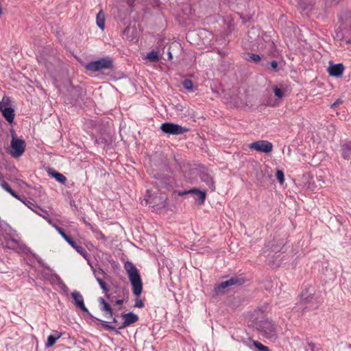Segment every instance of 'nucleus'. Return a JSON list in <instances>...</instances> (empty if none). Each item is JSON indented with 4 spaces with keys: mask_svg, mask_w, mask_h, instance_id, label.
Listing matches in <instances>:
<instances>
[{
    "mask_svg": "<svg viewBox=\"0 0 351 351\" xmlns=\"http://www.w3.org/2000/svg\"><path fill=\"white\" fill-rule=\"evenodd\" d=\"M124 268L127 271L129 280L131 282L133 293L137 296L135 299L134 307L143 308L144 306L143 301L138 298L143 291V282L137 268L130 261H126Z\"/></svg>",
    "mask_w": 351,
    "mask_h": 351,
    "instance_id": "obj_1",
    "label": "nucleus"
},
{
    "mask_svg": "<svg viewBox=\"0 0 351 351\" xmlns=\"http://www.w3.org/2000/svg\"><path fill=\"white\" fill-rule=\"evenodd\" d=\"M315 289L313 287L310 286L304 290L301 294V305L303 306V310L316 309L319 306V302L315 298Z\"/></svg>",
    "mask_w": 351,
    "mask_h": 351,
    "instance_id": "obj_2",
    "label": "nucleus"
},
{
    "mask_svg": "<svg viewBox=\"0 0 351 351\" xmlns=\"http://www.w3.org/2000/svg\"><path fill=\"white\" fill-rule=\"evenodd\" d=\"M122 317L123 318V322L122 324L119 326L118 328L114 327V326L108 324L107 322L101 320V326L106 328V330H112L116 334L119 335V329H123L129 325L134 324L138 320V317L137 315L130 312L128 313H125L122 315Z\"/></svg>",
    "mask_w": 351,
    "mask_h": 351,
    "instance_id": "obj_3",
    "label": "nucleus"
},
{
    "mask_svg": "<svg viewBox=\"0 0 351 351\" xmlns=\"http://www.w3.org/2000/svg\"><path fill=\"white\" fill-rule=\"evenodd\" d=\"M167 199V197L164 193L152 195L151 191L147 190L145 201L147 204H149L154 210H159L166 206Z\"/></svg>",
    "mask_w": 351,
    "mask_h": 351,
    "instance_id": "obj_4",
    "label": "nucleus"
},
{
    "mask_svg": "<svg viewBox=\"0 0 351 351\" xmlns=\"http://www.w3.org/2000/svg\"><path fill=\"white\" fill-rule=\"evenodd\" d=\"M256 328L263 337L267 339H273L276 337V326L271 321H261L256 324Z\"/></svg>",
    "mask_w": 351,
    "mask_h": 351,
    "instance_id": "obj_5",
    "label": "nucleus"
},
{
    "mask_svg": "<svg viewBox=\"0 0 351 351\" xmlns=\"http://www.w3.org/2000/svg\"><path fill=\"white\" fill-rule=\"evenodd\" d=\"M85 68L90 71H99L102 69H112L113 62L110 58H103L87 63Z\"/></svg>",
    "mask_w": 351,
    "mask_h": 351,
    "instance_id": "obj_6",
    "label": "nucleus"
},
{
    "mask_svg": "<svg viewBox=\"0 0 351 351\" xmlns=\"http://www.w3.org/2000/svg\"><path fill=\"white\" fill-rule=\"evenodd\" d=\"M160 130L162 132L171 135H179L189 131L186 127H182L178 124L165 122L160 125Z\"/></svg>",
    "mask_w": 351,
    "mask_h": 351,
    "instance_id": "obj_7",
    "label": "nucleus"
},
{
    "mask_svg": "<svg viewBox=\"0 0 351 351\" xmlns=\"http://www.w3.org/2000/svg\"><path fill=\"white\" fill-rule=\"evenodd\" d=\"M25 149V142L24 140L16 138L13 134L11 141V149L10 154L14 158H18L23 155Z\"/></svg>",
    "mask_w": 351,
    "mask_h": 351,
    "instance_id": "obj_8",
    "label": "nucleus"
},
{
    "mask_svg": "<svg viewBox=\"0 0 351 351\" xmlns=\"http://www.w3.org/2000/svg\"><path fill=\"white\" fill-rule=\"evenodd\" d=\"M249 148L250 149L256 150L260 152L269 153L272 150L273 145L271 143L260 140L254 143H252L249 145Z\"/></svg>",
    "mask_w": 351,
    "mask_h": 351,
    "instance_id": "obj_9",
    "label": "nucleus"
},
{
    "mask_svg": "<svg viewBox=\"0 0 351 351\" xmlns=\"http://www.w3.org/2000/svg\"><path fill=\"white\" fill-rule=\"evenodd\" d=\"M71 296L73 299V304L79 308L80 310H82L83 312L86 313L87 315H88L90 317L98 320L101 321V319H98L97 317H93L88 308L85 306L84 302V298L82 295L77 291H74L71 293Z\"/></svg>",
    "mask_w": 351,
    "mask_h": 351,
    "instance_id": "obj_10",
    "label": "nucleus"
},
{
    "mask_svg": "<svg viewBox=\"0 0 351 351\" xmlns=\"http://www.w3.org/2000/svg\"><path fill=\"white\" fill-rule=\"evenodd\" d=\"M199 177L202 182L206 183L211 191H214L215 190V185L213 178L209 173L208 169L204 167L202 168L199 170Z\"/></svg>",
    "mask_w": 351,
    "mask_h": 351,
    "instance_id": "obj_11",
    "label": "nucleus"
},
{
    "mask_svg": "<svg viewBox=\"0 0 351 351\" xmlns=\"http://www.w3.org/2000/svg\"><path fill=\"white\" fill-rule=\"evenodd\" d=\"M244 282V280L239 277H232L229 280L221 282L215 287L216 292H219L221 290L232 285H241Z\"/></svg>",
    "mask_w": 351,
    "mask_h": 351,
    "instance_id": "obj_12",
    "label": "nucleus"
},
{
    "mask_svg": "<svg viewBox=\"0 0 351 351\" xmlns=\"http://www.w3.org/2000/svg\"><path fill=\"white\" fill-rule=\"evenodd\" d=\"M99 309L104 313L105 318H112L113 316V310L108 302L104 298H99Z\"/></svg>",
    "mask_w": 351,
    "mask_h": 351,
    "instance_id": "obj_13",
    "label": "nucleus"
},
{
    "mask_svg": "<svg viewBox=\"0 0 351 351\" xmlns=\"http://www.w3.org/2000/svg\"><path fill=\"white\" fill-rule=\"evenodd\" d=\"M344 69L345 67L342 63H338L335 64H331L328 67V71L330 76L339 77L342 75Z\"/></svg>",
    "mask_w": 351,
    "mask_h": 351,
    "instance_id": "obj_14",
    "label": "nucleus"
},
{
    "mask_svg": "<svg viewBox=\"0 0 351 351\" xmlns=\"http://www.w3.org/2000/svg\"><path fill=\"white\" fill-rule=\"evenodd\" d=\"M192 193H197L199 195V204L202 205L204 203L205 199H206V191H201L198 189L194 188V189H190L188 191H180L178 193V195L183 196L186 194H192Z\"/></svg>",
    "mask_w": 351,
    "mask_h": 351,
    "instance_id": "obj_15",
    "label": "nucleus"
},
{
    "mask_svg": "<svg viewBox=\"0 0 351 351\" xmlns=\"http://www.w3.org/2000/svg\"><path fill=\"white\" fill-rule=\"evenodd\" d=\"M0 111H1L3 117L8 123H12L13 122L15 117L14 110L13 108L10 107L3 108V106L1 104Z\"/></svg>",
    "mask_w": 351,
    "mask_h": 351,
    "instance_id": "obj_16",
    "label": "nucleus"
},
{
    "mask_svg": "<svg viewBox=\"0 0 351 351\" xmlns=\"http://www.w3.org/2000/svg\"><path fill=\"white\" fill-rule=\"evenodd\" d=\"M342 157L345 160H349L351 158V141H346L341 146Z\"/></svg>",
    "mask_w": 351,
    "mask_h": 351,
    "instance_id": "obj_17",
    "label": "nucleus"
},
{
    "mask_svg": "<svg viewBox=\"0 0 351 351\" xmlns=\"http://www.w3.org/2000/svg\"><path fill=\"white\" fill-rule=\"evenodd\" d=\"M49 174L53 177L58 182L61 184H65L66 182V178L62 173L50 169L48 171Z\"/></svg>",
    "mask_w": 351,
    "mask_h": 351,
    "instance_id": "obj_18",
    "label": "nucleus"
},
{
    "mask_svg": "<svg viewBox=\"0 0 351 351\" xmlns=\"http://www.w3.org/2000/svg\"><path fill=\"white\" fill-rule=\"evenodd\" d=\"M1 187L9 193L12 197L16 199L22 201L21 197L10 187V186L5 181H2L1 183Z\"/></svg>",
    "mask_w": 351,
    "mask_h": 351,
    "instance_id": "obj_19",
    "label": "nucleus"
},
{
    "mask_svg": "<svg viewBox=\"0 0 351 351\" xmlns=\"http://www.w3.org/2000/svg\"><path fill=\"white\" fill-rule=\"evenodd\" d=\"M96 22L97 26L101 29H104L105 27V14L102 10H100L97 14L96 18Z\"/></svg>",
    "mask_w": 351,
    "mask_h": 351,
    "instance_id": "obj_20",
    "label": "nucleus"
},
{
    "mask_svg": "<svg viewBox=\"0 0 351 351\" xmlns=\"http://www.w3.org/2000/svg\"><path fill=\"white\" fill-rule=\"evenodd\" d=\"M70 245L73 248H74L80 254H81L84 258L88 259V254L82 246L77 245L75 241H73V245Z\"/></svg>",
    "mask_w": 351,
    "mask_h": 351,
    "instance_id": "obj_21",
    "label": "nucleus"
},
{
    "mask_svg": "<svg viewBox=\"0 0 351 351\" xmlns=\"http://www.w3.org/2000/svg\"><path fill=\"white\" fill-rule=\"evenodd\" d=\"M298 5L302 11H308L313 8V4L311 2L306 3L302 0H299Z\"/></svg>",
    "mask_w": 351,
    "mask_h": 351,
    "instance_id": "obj_22",
    "label": "nucleus"
},
{
    "mask_svg": "<svg viewBox=\"0 0 351 351\" xmlns=\"http://www.w3.org/2000/svg\"><path fill=\"white\" fill-rule=\"evenodd\" d=\"M147 58L150 62H156L159 60V56L158 55V53L154 50H152L147 54Z\"/></svg>",
    "mask_w": 351,
    "mask_h": 351,
    "instance_id": "obj_23",
    "label": "nucleus"
},
{
    "mask_svg": "<svg viewBox=\"0 0 351 351\" xmlns=\"http://www.w3.org/2000/svg\"><path fill=\"white\" fill-rule=\"evenodd\" d=\"M96 280L98 282L101 289L103 290L104 293H107V292H109V289L105 281H104L101 278L99 277H96Z\"/></svg>",
    "mask_w": 351,
    "mask_h": 351,
    "instance_id": "obj_24",
    "label": "nucleus"
},
{
    "mask_svg": "<svg viewBox=\"0 0 351 351\" xmlns=\"http://www.w3.org/2000/svg\"><path fill=\"white\" fill-rule=\"evenodd\" d=\"M253 345L257 348L259 351H270L267 346H264L261 343L257 341H252Z\"/></svg>",
    "mask_w": 351,
    "mask_h": 351,
    "instance_id": "obj_25",
    "label": "nucleus"
},
{
    "mask_svg": "<svg viewBox=\"0 0 351 351\" xmlns=\"http://www.w3.org/2000/svg\"><path fill=\"white\" fill-rule=\"evenodd\" d=\"M37 215H40V217H43L44 219H47L49 217V215L46 210L43 209L38 206V208H36L34 211Z\"/></svg>",
    "mask_w": 351,
    "mask_h": 351,
    "instance_id": "obj_26",
    "label": "nucleus"
},
{
    "mask_svg": "<svg viewBox=\"0 0 351 351\" xmlns=\"http://www.w3.org/2000/svg\"><path fill=\"white\" fill-rule=\"evenodd\" d=\"M24 204H25L29 209L34 211L36 208H38V206L35 204L34 202H32L31 200H23L22 199L21 201Z\"/></svg>",
    "mask_w": 351,
    "mask_h": 351,
    "instance_id": "obj_27",
    "label": "nucleus"
},
{
    "mask_svg": "<svg viewBox=\"0 0 351 351\" xmlns=\"http://www.w3.org/2000/svg\"><path fill=\"white\" fill-rule=\"evenodd\" d=\"M57 340H58L57 337H55L52 335L48 336L47 343L45 344V347L46 348L52 347L56 343V341Z\"/></svg>",
    "mask_w": 351,
    "mask_h": 351,
    "instance_id": "obj_28",
    "label": "nucleus"
},
{
    "mask_svg": "<svg viewBox=\"0 0 351 351\" xmlns=\"http://www.w3.org/2000/svg\"><path fill=\"white\" fill-rule=\"evenodd\" d=\"M182 85L184 88L189 90H192L193 87V83L191 80L186 79L183 81Z\"/></svg>",
    "mask_w": 351,
    "mask_h": 351,
    "instance_id": "obj_29",
    "label": "nucleus"
},
{
    "mask_svg": "<svg viewBox=\"0 0 351 351\" xmlns=\"http://www.w3.org/2000/svg\"><path fill=\"white\" fill-rule=\"evenodd\" d=\"M261 59V56L258 54L252 53L249 55V57L247 58V60L250 62H257L260 61Z\"/></svg>",
    "mask_w": 351,
    "mask_h": 351,
    "instance_id": "obj_30",
    "label": "nucleus"
},
{
    "mask_svg": "<svg viewBox=\"0 0 351 351\" xmlns=\"http://www.w3.org/2000/svg\"><path fill=\"white\" fill-rule=\"evenodd\" d=\"M342 43H341V46L345 47L347 46V49L351 51V38H343L341 39Z\"/></svg>",
    "mask_w": 351,
    "mask_h": 351,
    "instance_id": "obj_31",
    "label": "nucleus"
},
{
    "mask_svg": "<svg viewBox=\"0 0 351 351\" xmlns=\"http://www.w3.org/2000/svg\"><path fill=\"white\" fill-rule=\"evenodd\" d=\"M276 178L279 181V182L282 184L285 181L284 178V173L282 170H277L276 171Z\"/></svg>",
    "mask_w": 351,
    "mask_h": 351,
    "instance_id": "obj_32",
    "label": "nucleus"
},
{
    "mask_svg": "<svg viewBox=\"0 0 351 351\" xmlns=\"http://www.w3.org/2000/svg\"><path fill=\"white\" fill-rule=\"evenodd\" d=\"M274 93L275 96H276L278 98H282L284 96L283 90L279 88L278 86L274 87Z\"/></svg>",
    "mask_w": 351,
    "mask_h": 351,
    "instance_id": "obj_33",
    "label": "nucleus"
},
{
    "mask_svg": "<svg viewBox=\"0 0 351 351\" xmlns=\"http://www.w3.org/2000/svg\"><path fill=\"white\" fill-rule=\"evenodd\" d=\"M270 70L273 72H278V63L276 60H272L270 62Z\"/></svg>",
    "mask_w": 351,
    "mask_h": 351,
    "instance_id": "obj_34",
    "label": "nucleus"
},
{
    "mask_svg": "<svg viewBox=\"0 0 351 351\" xmlns=\"http://www.w3.org/2000/svg\"><path fill=\"white\" fill-rule=\"evenodd\" d=\"M69 245H73V239L68 236L66 233L62 237Z\"/></svg>",
    "mask_w": 351,
    "mask_h": 351,
    "instance_id": "obj_35",
    "label": "nucleus"
},
{
    "mask_svg": "<svg viewBox=\"0 0 351 351\" xmlns=\"http://www.w3.org/2000/svg\"><path fill=\"white\" fill-rule=\"evenodd\" d=\"M343 103V100L340 98L337 99L333 104H331L330 108H335L339 105Z\"/></svg>",
    "mask_w": 351,
    "mask_h": 351,
    "instance_id": "obj_36",
    "label": "nucleus"
},
{
    "mask_svg": "<svg viewBox=\"0 0 351 351\" xmlns=\"http://www.w3.org/2000/svg\"><path fill=\"white\" fill-rule=\"evenodd\" d=\"M53 227L58 232V233L62 237L65 234L64 231L56 224H53Z\"/></svg>",
    "mask_w": 351,
    "mask_h": 351,
    "instance_id": "obj_37",
    "label": "nucleus"
},
{
    "mask_svg": "<svg viewBox=\"0 0 351 351\" xmlns=\"http://www.w3.org/2000/svg\"><path fill=\"white\" fill-rule=\"evenodd\" d=\"M10 103V98L8 97L4 96L2 99V106L5 105L8 106Z\"/></svg>",
    "mask_w": 351,
    "mask_h": 351,
    "instance_id": "obj_38",
    "label": "nucleus"
},
{
    "mask_svg": "<svg viewBox=\"0 0 351 351\" xmlns=\"http://www.w3.org/2000/svg\"><path fill=\"white\" fill-rule=\"evenodd\" d=\"M95 233L96 234V237L97 239H105L106 237L105 236L102 234L101 232L100 231H95Z\"/></svg>",
    "mask_w": 351,
    "mask_h": 351,
    "instance_id": "obj_39",
    "label": "nucleus"
},
{
    "mask_svg": "<svg viewBox=\"0 0 351 351\" xmlns=\"http://www.w3.org/2000/svg\"><path fill=\"white\" fill-rule=\"evenodd\" d=\"M53 334L51 335L52 336L57 337L58 339H59L62 336V332H58V330H54Z\"/></svg>",
    "mask_w": 351,
    "mask_h": 351,
    "instance_id": "obj_40",
    "label": "nucleus"
},
{
    "mask_svg": "<svg viewBox=\"0 0 351 351\" xmlns=\"http://www.w3.org/2000/svg\"><path fill=\"white\" fill-rule=\"evenodd\" d=\"M308 347L311 348V351H316V346L315 344L313 342H308Z\"/></svg>",
    "mask_w": 351,
    "mask_h": 351,
    "instance_id": "obj_41",
    "label": "nucleus"
},
{
    "mask_svg": "<svg viewBox=\"0 0 351 351\" xmlns=\"http://www.w3.org/2000/svg\"><path fill=\"white\" fill-rule=\"evenodd\" d=\"M105 296L109 301H113V298L111 297L110 294H109L108 292H107V293H105Z\"/></svg>",
    "mask_w": 351,
    "mask_h": 351,
    "instance_id": "obj_42",
    "label": "nucleus"
},
{
    "mask_svg": "<svg viewBox=\"0 0 351 351\" xmlns=\"http://www.w3.org/2000/svg\"><path fill=\"white\" fill-rule=\"evenodd\" d=\"M123 304V300H122V299L117 300H116V302H115V304H116V305H121V304Z\"/></svg>",
    "mask_w": 351,
    "mask_h": 351,
    "instance_id": "obj_43",
    "label": "nucleus"
},
{
    "mask_svg": "<svg viewBox=\"0 0 351 351\" xmlns=\"http://www.w3.org/2000/svg\"><path fill=\"white\" fill-rule=\"evenodd\" d=\"M217 53L221 56H225L226 55V52L219 49H217Z\"/></svg>",
    "mask_w": 351,
    "mask_h": 351,
    "instance_id": "obj_44",
    "label": "nucleus"
},
{
    "mask_svg": "<svg viewBox=\"0 0 351 351\" xmlns=\"http://www.w3.org/2000/svg\"><path fill=\"white\" fill-rule=\"evenodd\" d=\"M192 194L195 196V199L199 203V195L197 193H192Z\"/></svg>",
    "mask_w": 351,
    "mask_h": 351,
    "instance_id": "obj_45",
    "label": "nucleus"
},
{
    "mask_svg": "<svg viewBox=\"0 0 351 351\" xmlns=\"http://www.w3.org/2000/svg\"><path fill=\"white\" fill-rule=\"evenodd\" d=\"M168 58L169 60H171L173 58L172 53L170 51L168 52Z\"/></svg>",
    "mask_w": 351,
    "mask_h": 351,
    "instance_id": "obj_46",
    "label": "nucleus"
},
{
    "mask_svg": "<svg viewBox=\"0 0 351 351\" xmlns=\"http://www.w3.org/2000/svg\"><path fill=\"white\" fill-rule=\"evenodd\" d=\"M47 221L49 222V223L51 224L53 226V224H54L52 221V220L50 219V218H47Z\"/></svg>",
    "mask_w": 351,
    "mask_h": 351,
    "instance_id": "obj_47",
    "label": "nucleus"
},
{
    "mask_svg": "<svg viewBox=\"0 0 351 351\" xmlns=\"http://www.w3.org/2000/svg\"><path fill=\"white\" fill-rule=\"evenodd\" d=\"M112 323H114V324L117 323V319L115 317H112Z\"/></svg>",
    "mask_w": 351,
    "mask_h": 351,
    "instance_id": "obj_48",
    "label": "nucleus"
},
{
    "mask_svg": "<svg viewBox=\"0 0 351 351\" xmlns=\"http://www.w3.org/2000/svg\"><path fill=\"white\" fill-rule=\"evenodd\" d=\"M160 182L162 184H163V182H162V180H160Z\"/></svg>",
    "mask_w": 351,
    "mask_h": 351,
    "instance_id": "obj_49",
    "label": "nucleus"
},
{
    "mask_svg": "<svg viewBox=\"0 0 351 351\" xmlns=\"http://www.w3.org/2000/svg\"><path fill=\"white\" fill-rule=\"evenodd\" d=\"M238 14L240 16L241 18H242V15L239 13H238Z\"/></svg>",
    "mask_w": 351,
    "mask_h": 351,
    "instance_id": "obj_50",
    "label": "nucleus"
},
{
    "mask_svg": "<svg viewBox=\"0 0 351 351\" xmlns=\"http://www.w3.org/2000/svg\"><path fill=\"white\" fill-rule=\"evenodd\" d=\"M1 179V176L0 175V180Z\"/></svg>",
    "mask_w": 351,
    "mask_h": 351,
    "instance_id": "obj_51",
    "label": "nucleus"
}]
</instances>
